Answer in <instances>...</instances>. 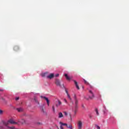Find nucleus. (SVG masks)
<instances>
[{"mask_svg": "<svg viewBox=\"0 0 129 129\" xmlns=\"http://www.w3.org/2000/svg\"><path fill=\"white\" fill-rule=\"evenodd\" d=\"M74 99L75 100V107L73 109V111L75 114H76V113H77V111L78 109V102H79L78 99H77V97L76 96V95H74Z\"/></svg>", "mask_w": 129, "mask_h": 129, "instance_id": "f257e3e1", "label": "nucleus"}, {"mask_svg": "<svg viewBox=\"0 0 129 129\" xmlns=\"http://www.w3.org/2000/svg\"><path fill=\"white\" fill-rule=\"evenodd\" d=\"M2 123L3 125L8 126L9 124H18L17 122H15L13 119H10L8 121H2Z\"/></svg>", "mask_w": 129, "mask_h": 129, "instance_id": "f03ea898", "label": "nucleus"}, {"mask_svg": "<svg viewBox=\"0 0 129 129\" xmlns=\"http://www.w3.org/2000/svg\"><path fill=\"white\" fill-rule=\"evenodd\" d=\"M59 124H60V129H63L62 125L66 126L67 128H70V129H73L72 124H69V125H68L67 123H62V122H59Z\"/></svg>", "mask_w": 129, "mask_h": 129, "instance_id": "7ed1b4c3", "label": "nucleus"}, {"mask_svg": "<svg viewBox=\"0 0 129 129\" xmlns=\"http://www.w3.org/2000/svg\"><path fill=\"white\" fill-rule=\"evenodd\" d=\"M89 98H87V97H85L84 98L86 99V100H89V99H94V98H95V95L93 92H92L91 90H89Z\"/></svg>", "mask_w": 129, "mask_h": 129, "instance_id": "20e7f679", "label": "nucleus"}, {"mask_svg": "<svg viewBox=\"0 0 129 129\" xmlns=\"http://www.w3.org/2000/svg\"><path fill=\"white\" fill-rule=\"evenodd\" d=\"M77 124L78 126V129H82L83 125L82 121L79 120V121H78Z\"/></svg>", "mask_w": 129, "mask_h": 129, "instance_id": "39448f33", "label": "nucleus"}, {"mask_svg": "<svg viewBox=\"0 0 129 129\" xmlns=\"http://www.w3.org/2000/svg\"><path fill=\"white\" fill-rule=\"evenodd\" d=\"M66 92L67 93V94L68 95V97L69 99L71 101V103H72V104H74V102L73 101H72V99L71 97L70 96V95H69V94L68 93V91H67V90H66Z\"/></svg>", "mask_w": 129, "mask_h": 129, "instance_id": "423d86ee", "label": "nucleus"}, {"mask_svg": "<svg viewBox=\"0 0 129 129\" xmlns=\"http://www.w3.org/2000/svg\"><path fill=\"white\" fill-rule=\"evenodd\" d=\"M41 98H43V99L46 100V102L47 103L48 106H49V105H50V101H49L48 98H47V97H45V96L42 97V96H41Z\"/></svg>", "mask_w": 129, "mask_h": 129, "instance_id": "0eeeda50", "label": "nucleus"}, {"mask_svg": "<svg viewBox=\"0 0 129 129\" xmlns=\"http://www.w3.org/2000/svg\"><path fill=\"white\" fill-rule=\"evenodd\" d=\"M55 84L57 86H60V83L59 80H58V79H56Z\"/></svg>", "mask_w": 129, "mask_h": 129, "instance_id": "6e6552de", "label": "nucleus"}, {"mask_svg": "<svg viewBox=\"0 0 129 129\" xmlns=\"http://www.w3.org/2000/svg\"><path fill=\"white\" fill-rule=\"evenodd\" d=\"M20 48L19 46H18V45H15L14 47V50H15V51H18V50H19Z\"/></svg>", "mask_w": 129, "mask_h": 129, "instance_id": "1a4fd4ad", "label": "nucleus"}, {"mask_svg": "<svg viewBox=\"0 0 129 129\" xmlns=\"http://www.w3.org/2000/svg\"><path fill=\"white\" fill-rule=\"evenodd\" d=\"M54 74H50V75L49 76H47V77L48 79H52L53 78H54Z\"/></svg>", "mask_w": 129, "mask_h": 129, "instance_id": "9d476101", "label": "nucleus"}, {"mask_svg": "<svg viewBox=\"0 0 129 129\" xmlns=\"http://www.w3.org/2000/svg\"><path fill=\"white\" fill-rule=\"evenodd\" d=\"M62 103L60 101V100H57V103L56 104V107H59V106H60V105H61Z\"/></svg>", "mask_w": 129, "mask_h": 129, "instance_id": "9b49d317", "label": "nucleus"}, {"mask_svg": "<svg viewBox=\"0 0 129 129\" xmlns=\"http://www.w3.org/2000/svg\"><path fill=\"white\" fill-rule=\"evenodd\" d=\"M74 83L75 84L77 89H78V90H80V88L79 86H78V83L76 81H74Z\"/></svg>", "mask_w": 129, "mask_h": 129, "instance_id": "f8f14e48", "label": "nucleus"}, {"mask_svg": "<svg viewBox=\"0 0 129 129\" xmlns=\"http://www.w3.org/2000/svg\"><path fill=\"white\" fill-rule=\"evenodd\" d=\"M19 123H21V124H24L25 123V121L24 119H21V120H18Z\"/></svg>", "mask_w": 129, "mask_h": 129, "instance_id": "ddd939ff", "label": "nucleus"}, {"mask_svg": "<svg viewBox=\"0 0 129 129\" xmlns=\"http://www.w3.org/2000/svg\"><path fill=\"white\" fill-rule=\"evenodd\" d=\"M64 76L66 77V78L67 79V80H71V78H70V77L68 76V74H64Z\"/></svg>", "mask_w": 129, "mask_h": 129, "instance_id": "4468645a", "label": "nucleus"}, {"mask_svg": "<svg viewBox=\"0 0 129 129\" xmlns=\"http://www.w3.org/2000/svg\"><path fill=\"white\" fill-rule=\"evenodd\" d=\"M62 117H63L62 113H61V112L58 113V118H62Z\"/></svg>", "mask_w": 129, "mask_h": 129, "instance_id": "2eb2a0df", "label": "nucleus"}, {"mask_svg": "<svg viewBox=\"0 0 129 129\" xmlns=\"http://www.w3.org/2000/svg\"><path fill=\"white\" fill-rule=\"evenodd\" d=\"M18 112H23V109L22 108H17L16 109Z\"/></svg>", "mask_w": 129, "mask_h": 129, "instance_id": "dca6fc26", "label": "nucleus"}, {"mask_svg": "<svg viewBox=\"0 0 129 129\" xmlns=\"http://www.w3.org/2000/svg\"><path fill=\"white\" fill-rule=\"evenodd\" d=\"M95 112H96L97 115L98 116H99V111H98V109H97V108L95 109Z\"/></svg>", "mask_w": 129, "mask_h": 129, "instance_id": "f3484780", "label": "nucleus"}, {"mask_svg": "<svg viewBox=\"0 0 129 129\" xmlns=\"http://www.w3.org/2000/svg\"><path fill=\"white\" fill-rule=\"evenodd\" d=\"M84 81L85 82V84H89V83L88 82H87V81H86L85 79H84Z\"/></svg>", "mask_w": 129, "mask_h": 129, "instance_id": "a211bd4d", "label": "nucleus"}, {"mask_svg": "<svg viewBox=\"0 0 129 129\" xmlns=\"http://www.w3.org/2000/svg\"><path fill=\"white\" fill-rule=\"evenodd\" d=\"M4 111L3 110H0V115H3Z\"/></svg>", "mask_w": 129, "mask_h": 129, "instance_id": "6ab92c4d", "label": "nucleus"}, {"mask_svg": "<svg viewBox=\"0 0 129 129\" xmlns=\"http://www.w3.org/2000/svg\"><path fill=\"white\" fill-rule=\"evenodd\" d=\"M4 126H3V125L0 124V129H4Z\"/></svg>", "mask_w": 129, "mask_h": 129, "instance_id": "aec40b11", "label": "nucleus"}, {"mask_svg": "<svg viewBox=\"0 0 129 129\" xmlns=\"http://www.w3.org/2000/svg\"><path fill=\"white\" fill-rule=\"evenodd\" d=\"M95 126L96 127L97 129H100V126H98V125H95Z\"/></svg>", "mask_w": 129, "mask_h": 129, "instance_id": "412c9836", "label": "nucleus"}, {"mask_svg": "<svg viewBox=\"0 0 129 129\" xmlns=\"http://www.w3.org/2000/svg\"><path fill=\"white\" fill-rule=\"evenodd\" d=\"M41 109L42 112H43V113H45V111H44V110L43 107H41Z\"/></svg>", "mask_w": 129, "mask_h": 129, "instance_id": "4be33fe9", "label": "nucleus"}, {"mask_svg": "<svg viewBox=\"0 0 129 129\" xmlns=\"http://www.w3.org/2000/svg\"><path fill=\"white\" fill-rule=\"evenodd\" d=\"M46 74H47V73H44V74H43L42 77H45L46 76Z\"/></svg>", "mask_w": 129, "mask_h": 129, "instance_id": "5701e85b", "label": "nucleus"}, {"mask_svg": "<svg viewBox=\"0 0 129 129\" xmlns=\"http://www.w3.org/2000/svg\"><path fill=\"white\" fill-rule=\"evenodd\" d=\"M52 110H53V112H55V107H54V106H52Z\"/></svg>", "mask_w": 129, "mask_h": 129, "instance_id": "b1692460", "label": "nucleus"}, {"mask_svg": "<svg viewBox=\"0 0 129 129\" xmlns=\"http://www.w3.org/2000/svg\"><path fill=\"white\" fill-rule=\"evenodd\" d=\"M8 128H9L10 129H15V127H14V126H13V127L8 126Z\"/></svg>", "mask_w": 129, "mask_h": 129, "instance_id": "393cba45", "label": "nucleus"}, {"mask_svg": "<svg viewBox=\"0 0 129 129\" xmlns=\"http://www.w3.org/2000/svg\"><path fill=\"white\" fill-rule=\"evenodd\" d=\"M64 115L65 116H68V114L67 113V112H64Z\"/></svg>", "mask_w": 129, "mask_h": 129, "instance_id": "a878e982", "label": "nucleus"}, {"mask_svg": "<svg viewBox=\"0 0 129 129\" xmlns=\"http://www.w3.org/2000/svg\"><path fill=\"white\" fill-rule=\"evenodd\" d=\"M19 97H16V100L17 101L18 100H19Z\"/></svg>", "mask_w": 129, "mask_h": 129, "instance_id": "bb28decb", "label": "nucleus"}, {"mask_svg": "<svg viewBox=\"0 0 129 129\" xmlns=\"http://www.w3.org/2000/svg\"><path fill=\"white\" fill-rule=\"evenodd\" d=\"M58 76H59V74H56L55 75V77H58Z\"/></svg>", "mask_w": 129, "mask_h": 129, "instance_id": "cd10ccee", "label": "nucleus"}, {"mask_svg": "<svg viewBox=\"0 0 129 129\" xmlns=\"http://www.w3.org/2000/svg\"><path fill=\"white\" fill-rule=\"evenodd\" d=\"M89 117H90L91 119H92V116H91V115H89Z\"/></svg>", "mask_w": 129, "mask_h": 129, "instance_id": "c85d7f7f", "label": "nucleus"}, {"mask_svg": "<svg viewBox=\"0 0 129 129\" xmlns=\"http://www.w3.org/2000/svg\"><path fill=\"white\" fill-rule=\"evenodd\" d=\"M64 101L66 102H67V101L66 99H64Z\"/></svg>", "mask_w": 129, "mask_h": 129, "instance_id": "c756f323", "label": "nucleus"}, {"mask_svg": "<svg viewBox=\"0 0 129 129\" xmlns=\"http://www.w3.org/2000/svg\"><path fill=\"white\" fill-rule=\"evenodd\" d=\"M105 113H106V111H104V114H105Z\"/></svg>", "mask_w": 129, "mask_h": 129, "instance_id": "7c9ffc66", "label": "nucleus"}, {"mask_svg": "<svg viewBox=\"0 0 129 129\" xmlns=\"http://www.w3.org/2000/svg\"><path fill=\"white\" fill-rule=\"evenodd\" d=\"M38 124H40V123H38Z\"/></svg>", "mask_w": 129, "mask_h": 129, "instance_id": "2f4dec72", "label": "nucleus"}, {"mask_svg": "<svg viewBox=\"0 0 129 129\" xmlns=\"http://www.w3.org/2000/svg\"><path fill=\"white\" fill-rule=\"evenodd\" d=\"M105 110H106V108H105Z\"/></svg>", "mask_w": 129, "mask_h": 129, "instance_id": "473e14b6", "label": "nucleus"}]
</instances>
